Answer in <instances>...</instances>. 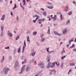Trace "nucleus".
I'll use <instances>...</instances> for the list:
<instances>
[{"mask_svg": "<svg viewBox=\"0 0 76 76\" xmlns=\"http://www.w3.org/2000/svg\"><path fill=\"white\" fill-rule=\"evenodd\" d=\"M50 67H51V68L54 67V66H55V63L53 62L52 64L51 63H49L48 64V65L47 66V69H49V68L50 67Z\"/></svg>", "mask_w": 76, "mask_h": 76, "instance_id": "nucleus-1", "label": "nucleus"}, {"mask_svg": "<svg viewBox=\"0 0 76 76\" xmlns=\"http://www.w3.org/2000/svg\"><path fill=\"white\" fill-rule=\"evenodd\" d=\"M49 19H57V15H55L54 17H53V15H51L50 16H49L48 17Z\"/></svg>", "mask_w": 76, "mask_h": 76, "instance_id": "nucleus-2", "label": "nucleus"}, {"mask_svg": "<svg viewBox=\"0 0 76 76\" xmlns=\"http://www.w3.org/2000/svg\"><path fill=\"white\" fill-rule=\"evenodd\" d=\"M9 69L8 68H5L4 69V70L5 71V74H7V72H8V70H9Z\"/></svg>", "mask_w": 76, "mask_h": 76, "instance_id": "nucleus-3", "label": "nucleus"}, {"mask_svg": "<svg viewBox=\"0 0 76 76\" xmlns=\"http://www.w3.org/2000/svg\"><path fill=\"white\" fill-rule=\"evenodd\" d=\"M25 65H24L22 68L21 69V72L20 73H20H22V72H23V71H24V70H25Z\"/></svg>", "mask_w": 76, "mask_h": 76, "instance_id": "nucleus-4", "label": "nucleus"}, {"mask_svg": "<svg viewBox=\"0 0 76 76\" xmlns=\"http://www.w3.org/2000/svg\"><path fill=\"white\" fill-rule=\"evenodd\" d=\"M24 46H23V51H24V50H25V47H26V42H25V40H24Z\"/></svg>", "mask_w": 76, "mask_h": 76, "instance_id": "nucleus-5", "label": "nucleus"}, {"mask_svg": "<svg viewBox=\"0 0 76 76\" xmlns=\"http://www.w3.org/2000/svg\"><path fill=\"white\" fill-rule=\"evenodd\" d=\"M18 66H19V63L18 62V61H16L15 64V67H18Z\"/></svg>", "mask_w": 76, "mask_h": 76, "instance_id": "nucleus-6", "label": "nucleus"}, {"mask_svg": "<svg viewBox=\"0 0 76 76\" xmlns=\"http://www.w3.org/2000/svg\"><path fill=\"white\" fill-rule=\"evenodd\" d=\"M67 30L66 29V28L63 31V34H64V35L66 34H67Z\"/></svg>", "mask_w": 76, "mask_h": 76, "instance_id": "nucleus-7", "label": "nucleus"}, {"mask_svg": "<svg viewBox=\"0 0 76 76\" xmlns=\"http://www.w3.org/2000/svg\"><path fill=\"white\" fill-rule=\"evenodd\" d=\"M31 51L32 53L31 54L32 56H34V55L35 54V51H34V50H32Z\"/></svg>", "mask_w": 76, "mask_h": 76, "instance_id": "nucleus-8", "label": "nucleus"}, {"mask_svg": "<svg viewBox=\"0 0 76 76\" xmlns=\"http://www.w3.org/2000/svg\"><path fill=\"white\" fill-rule=\"evenodd\" d=\"M38 66H40L42 68H44V65L42 64H39Z\"/></svg>", "mask_w": 76, "mask_h": 76, "instance_id": "nucleus-9", "label": "nucleus"}, {"mask_svg": "<svg viewBox=\"0 0 76 76\" xmlns=\"http://www.w3.org/2000/svg\"><path fill=\"white\" fill-rule=\"evenodd\" d=\"M10 32V31H8V36H9V37H12V34Z\"/></svg>", "mask_w": 76, "mask_h": 76, "instance_id": "nucleus-10", "label": "nucleus"}, {"mask_svg": "<svg viewBox=\"0 0 76 76\" xmlns=\"http://www.w3.org/2000/svg\"><path fill=\"white\" fill-rule=\"evenodd\" d=\"M35 17H36V19H39V16H38L37 15H35V16H33L34 18H35Z\"/></svg>", "mask_w": 76, "mask_h": 76, "instance_id": "nucleus-11", "label": "nucleus"}, {"mask_svg": "<svg viewBox=\"0 0 76 76\" xmlns=\"http://www.w3.org/2000/svg\"><path fill=\"white\" fill-rule=\"evenodd\" d=\"M54 34L56 35H58V36H60V34L58 33L57 31H54Z\"/></svg>", "mask_w": 76, "mask_h": 76, "instance_id": "nucleus-12", "label": "nucleus"}, {"mask_svg": "<svg viewBox=\"0 0 76 76\" xmlns=\"http://www.w3.org/2000/svg\"><path fill=\"white\" fill-rule=\"evenodd\" d=\"M56 72V70H51V71H50V75H51V73H53V72L54 73H55V72Z\"/></svg>", "mask_w": 76, "mask_h": 76, "instance_id": "nucleus-13", "label": "nucleus"}, {"mask_svg": "<svg viewBox=\"0 0 76 76\" xmlns=\"http://www.w3.org/2000/svg\"><path fill=\"white\" fill-rule=\"evenodd\" d=\"M70 65L71 66H75V63H72L71 64H70Z\"/></svg>", "mask_w": 76, "mask_h": 76, "instance_id": "nucleus-14", "label": "nucleus"}, {"mask_svg": "<svg viewBox=\"0 0 76 76\" xmlns=\"http://www.w3.org/2000/svg\"><path fill=\"white\" fill-rule=\"evenodd\" d=\"M29 69H30V68H29V67H27L26 68V71L27 72V71H28Z\"/></svg>", "mask_w": 76, "mask_h": 76, "instance_id": "nucleus-15", "label": "nucleus"}, {"mask_svg": "<svg viewBox=\"0 0 76 76\" xmlns=\"http://www.w3.org/2000/svg\"><path fill=\"white\" fill-rule=\"evenodd\" d=\"M66 9L64 10L65 12H67V8H68V6H66Z\"/></svg>", "mask_w": 76, "mask_h": 76, "instance_id": "nucleus-16", "label": "nucleus"}, {"mask_svg": "<svg viewBox=\"0 0 76 76\" xmlns=\"http://www.w3.org/2000/svg\"><path fill=\"white\" fill-rule=\"evenodd\" d=\"M55 63H56V64L57 66H58L60 65V64H59V63L57 62H54Z\"/></svg>", "mask_w": 76, "mask_h": 76, "instance_id": "nucleus-17", "label": "nucleus"}, {"mask_svg": "<svg viewBox=\"0 0 76 76\" xmlns=\"http://www.w3.org/2000/svg\"><path fill=\"white\" fill-rule=\"evenodd\" d=\"M49 48H47V51L49 54H50V53H51V52H50V51H48V50H49Z\"/></svg>", "mask_w": 76, "mask_h": 76, "instance_id": "nucleus-18", "label": "nucleus"}, {"mask_svg": "<svg viewBox=\"0 0 76 76\" xmlns=\"http://www.w3.org/2000/svg\"><path fill=\"white\" fill-rule=\"evenodd\" d=\"M5 18V15H3L2 16V18L1 19H4V18Z\"/></svg>", "mask_w": 76, "mask_h": 76, "instance_id": "nucleus-19", "label": "nucleus"}, {"mask_svg": "<svg viewBox=\"0 0 76 76\" xmlns=\"http://www.w3.org/2000/svg\"><path fill=\"white\" fill-rule=\"evenodd\" d=\"M73 41V39H72L71 40H70L69 42V44H71V42H72V41Z\"/></svg>", "mask_w": 76, "mask_h": 76, "instance_id": "nucleus-20", "label": "nucleus"}, {"mask_svg": "<svg viewBox=\"0 0 76 76\" xmlns=\"http://www.w3.org/2000/svg\"><path fill=\"white\" fill-rule=\"evenodd\" d=\"M23 6H24V5H25L26 3H25V0H23Z\"/></svg>", "mask_w": 76, "mask_h": 76, "instance_id": "nucleus-21", "label": "nucleus"}, {"mask_svg": "<svg viewBox=\"0 0 76 76\" xmlns=\"http://www.w3.org/2000/svg\"><path fill=\"white\" fill-rule=\"evenodd\" d=\"M47 7H48V8H49V9H53V6H51V7L48 6Z\"/></svg>", "mask_w": 76, "mask_h": 76, "instance_id": "nucleus-22", "label": "nucleus"}, {"mask_svg": "<svg viewBox=\"0 0 76 76\" xmlns=\"http://www.w3.org/2000/svg\"><path fill=\"white\" fill-rule=\"evenodd\" d=\"M20 47L19 48L18 50V53H20Z\"/></svg>", "mask_w": 76, "mask_h": 76, "instance_id": "nucleus-23", "label": "nucleus"}, {"mask_svg": "<svg viewBox=\"0 0 76 76\" xmlns=\"http://www.w3.org/2000/svg\"><path fill=\"white\" fill-rule=\"evenodd\" d=\"M15 8H16V4H15L14 7L12 8V9H15Z\"/></svg>", "mask_w": 76, "mask_h": 76, "instance_id": "nucleus-24", "label": "nucleus"}, {"mask_svg": "<svg viewBox=\"0 0 76 76\" xmlns=\"http://www.w3.org/2000/svg\"><path fill=\"white\" fill-rule=\"evenodd\" d=\"M48 28H49V29H48V33L50 34V28H49V27Z\"/></svg>", "mask_w": 76, "mask_h": 76, "instance_id": "nucleus-25", "label": "nucleus"}, {"mask_svg": "<svg viewBox=\"0 0 76 76\" xmlns=\"http://www.w3.org/2000/svg\"><path fill=\"white\" fill-rule=\"evenodd\" d=\"M65 57H66V56H64L62 57L61 58V60H63V59H64V58H65Z\"/></svg>", "mask_w": 76, "mask_h": 76, "instance_id": "nucleus-26", "label": "nucleus"}, {"mask_svg": "<svg viewBox=\"0 0 76 76\" xmlns=\"http://www.w3.org/2000/svg\"><path fill=\"white\" fill-rule=\"evenodd\" d=\"M19 38V36H18L17 37H16V40H18Z\"/></svg>", "mask_w": 76, "mask_h": 76, "instance_id": "nucleus-27", "label": "nucleus"}, {"mask_svg": "<svg viewBox=\"0 0 76 76\" xmlns=\"http://www.w3.org/2000/svg\"><path fill=\"white\" fill-rule=\"evenodd\" d=\"M43 14L44 16H46V12H44Z\"/></svg>", "mask_w": 76, "mask_h": 76, "instance_id": "nucleus-28", "label": "nucleus"}, {"mask_svg": "<svg viewBox=\"0 0 76 76\" xmlns=\"http://www.w3.org/2000/svg\"><path fill=\"white\" fill-rule=\"evenodd\" d=\"M68 14L69 15H72V12H70L68 13Z\"/></svg>", "mask_w": 76, "mask_h": 76, "instance_id": "nucleus-29", "label": "nucleus"}, {"mask_svg": "<svg viewBox=\"0 0 76 76\" xmlns=\"http://www.w3.org/2000/svg\"><path fill=\"white\" fill-rule=\"evenodd\" d=\"M37 32H33V35H36V34H37Z\"/></svg>", "mask_w": 76, "mask_h": 76, "instance_id": "nucleus-30", "label": "nucleus"}, {"mask_svg": "<svg viewBox=\"0 0 76 76\" xmlns=\"http://www.w3.org/2000/svg\"><path fill=\"white\" fill-rule=\"evenodd\" d=\"M29 37H27V41H28V42H29Z\"/></svg>", "mask_w": 76, "mask_h": 76, "instance_id": "nucleus-31", "label": "nucleus"}, {"mask_svg": "<svg viewBox=\"0 0 76 76\" xmlns=\"http://www.w3.org/2000/svg\"><path fill=\"white\" fill-rule=\"evenodd\" d=\"M64 50L61 52V54H63V53H65V51L64 50Z\"/></svg>", "mask_w": 76, "mask_h": 76, "instance_id": "nucleus-32", "label": "nucleus"}, {"mask_svg": "<svg viewBox=\"0 0 76 76\" xmlns=\"http://www.w3.org/2000/svg\"><path fill=\"white\" fill-rule=\"evenodd\" d=\"M41 40H42V42H43V41H44V40H45V39L44 38H42L41 39Z\"/></svg>", "mask_w": 76, "mask_h": 76, "instance_id": "nucleus-33", "label": "nucleus"}, {"mask_svg": "<svg viewBox=\"0 0 76 76\" xmlns=\"http://www.w3.org/2000/svg\"><path fill=\"white\" fill-rule=\"evenodd\" d=\"M4 56H3V60L2 61H1V62H3V61H4Z\"/></svg>", "mask_w": 76, "mask_h": 76, "instance_id": "nucleus-34", "label": "nucleus"}, {"mask_svg": "<svg viewBox=\"0 0 76 76\" xmlns=\"http://www.w3.org/2000/svg\"><path fill=\"white\" fill-rule=\"evenodd\" d=\"M5 49H9V46H8L7 47L5 48Z\"/></svg>", "mask_w": 76, "mask_h": 76, "instance_id": "nucleus-35", "label": "nucleus"}, {"mask_svg": "<svg viewBox=\"0 0 76 76\" xmlns=\"http://www.w3.org/2000/svg\"><path fill=\"white\" fill-rule=\"evenodd\" d=\"M3 28H4L3 27L1 26V29L2 31H3Z\"/></svg>", "mask_w": 76, "mask_h": 76, "instance_id": "nucleus-36", "label": "nucleus"}, {"mask_svg": "<svg viewBox=\"0 0 76 76\" xmlns=\"http://www.w3.org/2000/svg\"><path fill=\"white\" fill-rule=\"evenodd\" d=\"M75 47V45H74V44H73L72 46L70 47V48H72L73 47Z\"/></svg>", "mask_w": 76, "mask_h": 76, "instance_id": "nucleus-37", "label": "nucleus"}, {"mask_svg": "<svg viewBox=\"0 0 76 76\" xmlns=\"http://www.w3.org/2000/svg\"><path fill=\"white\" fill-rule=\"evenodd\" d=\"M70 72H72V69H70V70H69V72H68V75L69 74V73H70Z\"/></svg>", "mask_w": 76, "mask_h": 76, "instance_id": "nucleus-38", "label": "nucleus"}, {"mask_svg": "<svg viewBox=\"0 0 76 76\" xmlns=\"http://www.w3.org/2000/svg\"><path fill=\"white\" fill-rule=\"evenodd\" d=\"M70 23V21L69 20H68L66 23Z\"/></svg>", "mask_w": 76, "mask_h": 76, "instance_id": "nucleus-39", "label": "nucleus"}, {"mask_svg": "<svg viewBox=\"0 0 76 76\" xmlns=\"http://www.w3.org/2000/svg\"><path fill=\"white\" fill-rule=\"evenodd\" d=\"M73 51H75L76 52V49H74L73 50Z\"/></svg>", "mask_w": 76, "mask_h": 76, "instance_id": "nucleus-40", "label": "nucleus"}, {"mask_svg": "<svg viewBox=\"0 0 76 76\" xmlns=\"http://www.w3.org/2000/svg\"><path fill=\"white\" fill-rule=\"evenodd\" d=\"M60 17L61 18V19H62V14H61Z\"/></svg>", "mask_w": 76, "mask_h": 76, "instance_id": "nucleus-41", "label": "nucleus"}, {"mask_svg": "<svg viewBox=\"0 0 76 76\" xmlns=\"http://www.w3.org/2000/svg\"><path fill=\"white\" fill-rule=\"evenodd\" d=\"M40 21H44V19L43 20H39Z\"/></svg>", "mask_w": 76, "mask_h": 76, "instance_id": "nucleus-42", "label": "nucleus"}, {"mask_svg": "<svg viewBox=\"0 0 76 76\" xmlns=\"http://www.w3.org/2000/svg\"><path fill=\"white\" fill-rule=\"evenodd\" d=\"M43 36H44V34H41V37H43Z\"/></svg>", "mask_w": 76, "mask_h": 76, "instance_id": "nucleus-43", "label": "nucleus"}, {"mask_svg": "<svg viewBox=\"0 0 76 76\" xmlns=\"http://www.w3.org/2000/svg\"><path fill=\"white\" fill-rule=\"evenodd\" d=\"M20 5L21 7H22V8H23V9H24V7H22V5H21V3H20Z\"/></svg>", "mask_w": 76, "mask_h": 76, "instance_id": "nucleus-44", "label": "nucleus"}, {"mask_svg": "<svg viewBox=\"0 0 76 76\" xmlns=\"http://www.w3.org/2000/svg\"><path fill=\"white\" fill-rule=\"evenodd\" d=\"M34 63L35 64H37V61H35L34 62Z\"/></svg>", "mask_w": 76, "mask_h": 76, "instance_id": "nucleus-45", "label": "nucleus"}, {"mask_svg": "<svg viewBox=\"0 0 76 76\" xmlns=\"http://www.w3.org/2000/svg\"><path fill=\"white\" fill-rule=\"evenodd\" d=\"M63 66V63H62L61 65V67H62Z\"/></svg>", "mask_w": 76, "mask_h": 76, "instance_id": "nucleus-46", "label": "nucleus"}, {"mask_svg": "<svg viewBox=\"0 0 76 76\" xmlns=\"http://www.w3.org/2000/svg\"><path fill=\"white\" fill-rule=\"evenodd\" d=\"M48 4H50V5H52V4H51L50 3H48Z\"/></svg>", "mask_w": 76, "mask_h": 76, "instance_id": "nucleus-47", "label": "nucleus"}, {"mask_svg": "<svg viewBox=\"0 0 76 76\" xmlns=\"http://www.w3.org/2000/svg\"><path fill=\"white\" fill-rule=\"evenodd\" d=\"M73 3H74V4H76V2H75V1H73Z\"/></svg>", "mask_w": 76, "mask_h": 76, "instance_id": "nucleus-48", "label": "nucleus"}, {"mask_svg": "<svg viewBox=\"0 0 76 76\" xmlns=\"http://www.w3.org/2000/svg\"><path fill=\"white\" fill-rule=\"evenodd\" d=\"M33 20V22H34V23H35V22H36V20Z\"/></svg>", "mask_w": 76, "mask_h": 76, "instance_id": "nucleus-49", "label": "nucleus"}, {"mask_svg": "<svg viewBox=\"0 0 76 76\" xmlns=\"http://www.w3.org/2000/svg\"><path fill=\"white\" fill-rule=\"evenodd\" d=\"M17 19H19V17L18 16H17Z\"/></svg>", "mask_w": 76, "mask_h": 76, "instance_id": "nucleus-50", "label": "nucleus"}, {"mask_svg": "<svg viewBox=\"0 0 76 76\" xmlns=\"http://www.w3.org/2000/svg\"><path fill=\"white\" fill-rule=\"evenodd\" d=\"M11 15H13V13L12 12H11Z\"/></svg>", "mask_w": 76, "mask_h": 76, "instance_id": "nucleus-51", "label": "nucleus"}, {"mask_svg": "<svg viewBox=\"0 0 76 76\" xmlns=\"http://www.w3.org/2000/svg\"><path fill=\"white\" fill-rule=\"evenodd\" d=\"M39 24H41V22H39Z\"/></svg>", "mask_w": 76, "mask_h": 76, "instance_id": "nucleus-52", "label": "nucleus"}, {"mask_svg": "<svg viewBox=\"0 0 76 76\" xmlns=\"http://www.w3.org/2000/svg\"><path fill=\"white\" fill-rule=\"evenodd\" d=\"M48 62H49L50 61V59H49L48 60Z\"/></svg>", "mask_w": 76, "mask_h": 76, "instance_id": "nucleus-53", "label": "nucleus"}, {"mask_svg": "<svg viewBox=\"0 0 76 76\" xmlns=\"http://www.w3.org/2000/svg\"><path fill=\"white\" fill-rule=\"evenodd\" d=\"M76 42V38L75 39V42Z\"/></svg>", "mask_w": 76, "mask_h": 76, "instance_id": "nucleus-54", "label": "nucleus"}, {"mask_svg": "<svg viewBox=\"0 0 76 76\" xmlns=\"http://www.w3.org/2000/svg\"><path fill=\"white\" fill-rule=\"evenodd\" d=\"M24 63H25L24 62H22V64H24Z\"/></svg>", "mask_w": 76, "mask_h": 76, "instance_id": "nucleus-55", "label": "nucleus"}, {"mask_svg": "<svg viewBox=\"0 0 76 76\" xmlns=\"http://www.w3.org/2000/svg\"><path fill=\"white\" fill-rule=\"evenodd\" d=\"M10 3L11 4H12V1H10Z\"/></svg>", "mask_w": 76, "mask_h": 76, "instance_id": "nucleus-56", "label": "nucleus"}, {"mask_svg": "<svg viewBox=\"0 0 76 76\" xmlns=\"http://www.w3.org/2000/svg\"><path fill=\"white\" fill-rule=\"evenodd\" d=\"M41 10H44L42 8H41Z\"/></svg>", "mask_w": 76, "mask_h": 76, "instance_id": "nucleus-57", "label": "nucleus"}, {"mask_svg": "<svg viewBox=\"0 0 76 76\" xmlns=\"http://www.w3.org/2000/svg\"><path fill=\"white\" fill-rule=\"evenodd\" d=\"M67 47H69V45H67Z\"/></svg>", "mask_w": 76, "mask_h": 76, "instance_id": "nucleus-58", "label": "nucleus"}, {"mask_svg": "<svg viewBox=\"0 0 76 76\" xmlns=\"http://www.w3.org/2000/svg\"><path fill=\"white\" fill-rule=\"evenodd\" d=\"M27 2H28L29 1V0H26Z\"/></svg>", "mask_w": 76, "mask_h": 76, "instance_id": "nucleus-59", "label": "nucleus"}, {"mask_svg": "<svg viewBox=\"0 0 76 76\" xmlns=\"http://www.w3.org/2000/svg\"><path fill=\"white\" fill-rule=\"evenodd\" d=\"M48 20L49 21H50V20H51V19H49Z\"/></svg>", "mask_w": 76, "mask_h": 76, "instance_id": "nucleus-60", "label": "nucleus"}, {"mask_svg": "<svg viewBox=\"0 0 76 76\" xmlns=\"http://www.w3.org/2000/svg\"><path fill=\"white\" fill-rule=\"evenodd\" d=\"M38 76V75H36L35 76Z\"/></svg>", "mask_w": 76, "mask_h": 76, "instance_id": "nucleus-61", "label": "nucleus"}, {"mask_svg": "<svg viewBox=\"0 0 76 76\" xmlns=\"http://www.w3.org/2000/svg\"><path fill=\"white\" fill-rule=\"evenodd\" d=\"M62 44V42H61L60 44Z\"/></svg>", "mask_w": 76, "mask_h": 76, "instance_id": "nucleus-62", "label": "nucleus"}, {"mask_svg": "<svg viewBox=\"0 0 76 76\" xmlns=\"http://www.w3.org/2000/svg\"><path fill=\"white\" fill-rule=\"evenodd\" d=\"M14 32H15V33H16V31H14Z\"/></svg>", "mask_w": 76, "mask_h": 76, "instance_id": "nucleus-63", "label": "nucleus"}, {"mask_svg": "<svg viewBox=\"0 0 76 76\" xmlns=\"http://www.w3.org/2000/svg\"><path fill=\"white\" fill-rule=\"evenodd\" d=\"M75 69H76V66L75 67Z\"/></svg>", "mask_w": 76, "mask_h": 76, "instance_id": "nucleus-64", "label": "nucleus"}]
</instances>
